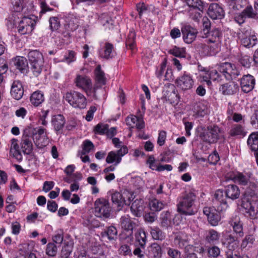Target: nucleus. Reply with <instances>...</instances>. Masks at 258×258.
Returning <instances> with one entry per match:
<instances>
[{"label": "nucleus", "instance_id": "nucleus-1", "mask_svg": "<svg viewBox=\"0 0 258 258\" xmlns=\"http://www.w3.org/2000/svg\"><path fill=\"white\" fill-rule=\"evenodd\" d=\"M17 21L14 24L17 28L18 32L21 35L31 33L34 29L37 21V17L31 13L22 17H16Z\"/></svg>", "mask_w": 258, "mask_h": 258}, {"label": "nucleus", "instance_id": "nucleus-2", "mask_svg": "<svg viewBox=\"0 0 258 258\" xmlns=\"http://www.w3.org/2000/svg\"><path fill=\"white\" fill-rule=\"evenodd\" d=\"M12 7V17L13 21L16 22V17H22L25 15H30L33 13L35 10L32 1L24 2V0H11Z\"/></svg>", "mask_w": 258, "mask_h": 258}, {"label": "nucleus", "instance_id": "nucleus-3", "mask_svg": "<svg viewBox=\"0 0 258 258\" xmlns=\"http://www.w3.org/2000/svg\"><path fill=\"white\" fill-rule=\"evenodd\" d=\"M241 207L251 219L256 218L258 214V197L257 194H244L241 198Z\"/></svg>", "mask_w": 258, "mask_h": 258}, {"label": "nucleus", "instance_id": "nucleus-4", "mask_svg": "<svg viewBox=\"0 0 258 258\" xmlns=\"http://www.w3.org/2000/svg\"><path fill=\"white\" fill-rule=\"evenodd\" d=\"M196 199V196L194 192L185 194L180 198V201L177 205V211L185 215L195 214L197 210L194 209V207Z\"/></svg>", "mask_w": 258, "mask_h": 258}, {"label": "nucleus", "instance_id": "nucleus-5", "mask_svg": "<svg viewBox=\"0 0 258 258\" xmlns=\"http://www.w3.org/2000/svg\"><path fill=\"white\" fill-rule=\"evenodd\" d=\"M200 137L204 142L214 143L221 139H224V132L217 125H211L203 129Z\"/></svg>", "mask_w": 258, "mask_h": 258}, {"label": "nucleus", "instance_id": "nucleus-6", "mask_svg": "<svg viewBox=\"0 0 258 258\" xmlns=\"http://www.w3.org/2000/svg\"><path fill=\"white\" fill-rule=\"evenodd\" d=\"M94 211L95 215L104 219L110 216L111 208L108 201L104 198H99L94 203Z\"/></svg>", "mask_w": 258, "mask_h": 258}, {"label": "nucleus", "instance_id": "nucleus-7", "mask_svg": "<svg viewBox=\"0 0 258 258\" xmlns=\"http://www.w3.org/2000/svg\"><path fill=\"white\" fill-rule=\"evenodd\" d=\"M218 71L227 80L235 79L240 74L239 68L235 64L228 62L221 63Z\"/></svg>", "mask_w": 258, "mask_h": 258}, {"label": "nucleus", "instance_id": "nucleus-8", "mask_svg": "<svg viewBox=\"0 0 258 258\" xmlns=\"http://www.w3.org/2000/svg\"><path fill=\"white\" fill-rule=\"evenodd\" d=\"M29 130V132H32L34 143L38 148H42L48 144V138L45 129L40 127L30 128Z\"/></svg>", "mask_w": 258, "mask_h": 258}, {"label": "nucleus", "instance_id": "nucleus-9", "mask_svg": "<svg viewBox=\"0 0 258 258\" xmlns=\"http://www.w3.org/2000/svg\"><path fill=\"white\" fill-rule=\"evenodd\" d=\"M175 83L178 88L185 92L192 88L194 85V80L191 74L184 72L182 75L177 78Z\"/></svg>", "mask_w": 258, "mask_h": 258}, {"label": "nucleus", "instance_id": "nucleus-10", "mask_svg": "<svg viewBox=\"0 0 258 258\" xmlns=\"http://www.w3.org/2000/svg\"><path fill=\"white\" fill-rule=\"evenodd\" d=\"M223 33L219 28H214L206 33L205 35H200L203 38H206L205 41L208 44L213 43L218 47L221 42Z\"/></svg>", "mask_w": 258, "mask_h": 258}, {"label": "nucleus", "instance_id": "nucleus-11", "mask_svg": "<svg viewBox=\"0 0 258 258\" xmlns=\"http://www.w3.org/2000/svg\"><path fill=\"white\" fill-rule=\"evenodd\" d=\"M182 39L186 44H191L196 39L198 31L196 28L189 24H185L181 27Z\"/></svg>", "mask_w": 258, "mask_h": 258}, {"label": "nucleus", "instance_id": "nucleus-12", "mask_svg": "<svg viewBox=\"0 0 258 258\" xmlns=\"http://www.w3.org/2000/svg\"><path fill=\"white\" fill-rule=\"evenodd\" d=\"M240 87L241 91L248 93L254 88L256 80L254 76L249 74L244 75L239 80Z\"/></svg>", "mask_w": 258, "mask_h": 258}, {"label": "nucleus", "instance_id": "nucleus-13", "mask_svg": "<svg viewBox=\"0 0 258 258\" xmlns=\"http://www.w3.org/2000/svg\"><path fill=\"white\" fill-rule=\"evenodd\" d=\"M163 97L171 104H177L180 99L177 90L172 84L165 87L163 91Z\"/></svg>", "mask_w": 258, "mask_h": 258}, {"label": "nucleus", "instance_id": "nucleus-14", "mask_svg": "<svg viewBox=\"0 0 258 258\" xmlns=\"http://www.w3.org/2000/svg\"><path fill=\"white\" fill-rule=\"evenodd\" d=\"M15 70L24 75H27L29 72L28 62L24 56H17L11 59Z\"/></svg>", "mask_w": 258, "mask_h": 258}, {"label": "nucleus", "instance_id": "nucleus-15", "mask_svg": "<svg viewBox=\"0 0 258 258\" xmlns=\"http://www.w3.org/2000/svg\"><path fill=\"white\" fill-rule=\"evenodd\" d=\"M207 14L209 17L213 20H221L225 16V11L223 8L216 3L210 4Z\"/></svg>", "mask_w": 258, "mask_h": 258}, {"label": "nucleus", "instance_id": "nucleus-16", "mask_svg": "<svg viewBox=\"0 0 258 258\" xmlns=\"http://www.w3.org/2000/svg\"><path fill=\"white\" fill-rule=\"evenodd\" d=\"M24 87L21 81L15 80L13 81L11 88V95L16 100H20L24 95Z\"/></svg>", "mask_w": 258, "mask_h": 258}, {"label": "nucleus", "instance_id": "nucleus-17", "mask_svg": "<svg viewBox=\"0 0 258 258\" xmlns=\"http://www.w3.org/2000/svg\"><path fill=\"white\" fill-rule=\"evenodd\" d=\"M239 90V86L235 82H229L220 85L219 91L224 95L235 94Z\"/></svg>", "mask_w": 258, "mask_h": 258}, {"label": "nucleus", "instance_id": "nucleus-18", "mask_svg": "<svg viewBox=\"0 0 258 258\" xmlns=\"http://www.w3.org/2000/svg\"><path fill=\"white\" fill-rule=\"evenodd\" d=\"M100 235L102 240L114 242L117 239V229L113 226H109L101 232Z\"/></svg>", "mask_w": 258, "mask_h": 258}, {"label": "nucleus", "instance_id": "nucleus-19", "mask_svg": "<svg viewBox=\"0 0 258 258\" xmlns=\"http://www.w3.org/2000/svg\"><path fill=\"white\" fill-rule=\"evenodd\" d=\"M126 124L134 127L135 126L138 129H142L144 127V122L141 114L139 116L131 114L126 118Z\"/></svg>", "mask_w": 258, "mask_h": 258}, {"label": "nucleus", "instance_id": "nucleus-20", "mask_svg": "<svg viewBox=\"0 0 258 258\" xmlns=\"http://www.w3.org/2000/svg\"><path fill=\"white\" fill-rule=\"evenodd\" d=\"M66 100L74 108H80L81 95L75 91L67 92L64 96Z\"/></svg>", "mask_w": 258, "mask_h": 258}, {"label": "nucleus", "instance_id": "nucleus-21", "mask_svg": "<svg viewBox=\"0 0 258 258\" xmlns=\"http://www.w3.org/2000/svg\"><path fill=\"white\" fill-rule=\"evenodd\" d=\"M223 244H225L227 247L226 252L230 251L233 253V252H237L236 249L238 247L239 241L232 235H229L223 242Z\"/></svg>", "mask_w": 258, "mask_h": 258}, {"label": "nucleus", "instance_id": "nucleus-22", "mask_svg": "<svg viewBox=\"0 0 258 258\" xmlns=\"http://www.w3.org/2000/svg\"><path fill=\"white\" fill-rule=\"evenodd\" d=\"M144 210V201L137 199L133 202L131 207L132 213L136 217H141Z\"/></svg>", "mask_w": 258, "mask_h": 258}, {"label": "nucleus", "instance_id": "nucleus-23", "mask_svg": "<svg viewBox=\"0 0 258 258\" xmlns=\"http://www.w3.org/2000/svg\"><path fill=\"white\" fill-rule=\"evenodd\" d=\"M125 46L132 51L137 48L136 33L133 29L130 30L127 34L125 40Z\"/></svg>", "mask_w": 258, "mask_h": 258}, {"label": "nucleus", "instance_id": "nucleus-24", "mask_svg": "<svg viewBox=\"0 0 258 258\" xmlns=\"http://www.w3.org/2000/svg\"><path fill=\"white\" fill-rule=\"evenodd\" d=\"M21 148L24 154H30L33 150V144L30 138L26 135H23L21 143Z\"/></svg>", "mask_w": 258, "mask_h": 258}, {"label": "nucleus", "instance_id": "nucleus-25", "mask_svg": "<svg viewBox=\"0 0 258 258\" xmlns=\"http://www.w3.org/2000/svg\"><path fill=\"white\" fill-rule=\"evenodd\" d=\"M225 194L226 197L232 200H235L239 198L240 190L238 187L234 184H230L226 186Z\"/></svg>", "mask_w": 258, "mask_h": 258}, {"label": "nucleus", "instance_id": "nucleus-26", "mask_svg": "<svg viewBox=\"0 0 258 258\" xmlns=\"http://www.w3.org/2000/svg\"><path fill=\"white\" fill-rule=\"evenodd\" d=\"M161 246L156 243L152 244L148 247L147 254L149 258H161L162 256Z\"/></svg>", "mask_w": 258, "mask_h": 258}, {"label": "nucleus", "instance_id": "nucleus-27", "mask_svg": "<svg viewBox=\"0 0 258 258\" xmlns=\"http://www.w3.org/2000/svg\"><path fill=\"white\" fill-rule=\"evenodd\" d=\"M27 57L29 63L38 62L44 61L42 53L39 50L35 49L29 50Z\"/></svg>", "mask_w": 258, "mask_h": 258}, {"label": "nucleus", "instance_id": "nucleus-28", "mask_svg": "<svg viewBox=\"0 0 258 258\" xmlns=\"http://www.w3.org/2000/svg\"><path fill=\"white\" fill-rule=\"evenodd\" d=\"M111 200L114 204L117 206V210L120 211L125 203V199L123 196V192L120 193L119 192H115L112 194Z\"/></svg>", "mask_w": 258, "mask_h": 258}, {"label": "nucleus", "instance_id": "nucleus-29", "mask_svg": "<svg viewBox=\"0 0 258 258\" xmlns=\"http://www.w3.org/2000/svg\"><path fill=\"white\" fill-rule=\"evenodd\" d=\"M160 226L163 228L168 229L172 227L171 215L168 211H164L160 218Z\"/></svg>", "mask_w": 258, "mask_h": 258}, {"label": "nucleus", "instance_id": "nucleus-30", "mask_svg": "<svg viewBox=\"0 0 258 258\" xmlns=\"http://www.w3.org/2000/svg\"><path fill=\"white\" fill-rule=\"evenodd\" d=\"M229 224L233 227L235 233L239 234L240 236L243 235L242 224L239 217L235 216L231 218L229 221Z\"/></svg>", "mask_w": 258, "mask_h": 258}, {"label": "nucleus", "instance_id": "nucleus-31", "mask_svg": "<svg viewBox=\"0 0 258 258\" xmlns=\"http://www.w3.org/2000/svg\"><path fill=\"white\" fill-rule=\"evenodd\" d=\"M120 225L124 230L126 231H132L136 226V224L131 220V219L126 216H122L120 219Z\"/></svg>", "mask_w": 258, "mask_h": 258}, {"label": "nucleus", "instance_id": "nucleus-32", "mask_svg": "<svg viewBox=\"0 0 258 258\" xmlns=\"http://www.w3.org/2000/svg\"><path fill=\"white\" fill-rule=\"evenodd\" d=\"M44 100L43 93L39 90L33 92L30 97V102L34 106H39Z\"/></svg>", "mask_w": 258, "mask_h": 258}, {"label": "nucleus", "instance_id": "nucleus-33", "mask_svg": "<svg viewBox=\"0 0 258 258\" xmlns=\"http://www.w3.org/2000/svg\"><path fill=\"white\" fill-rule=\"evenodd\" d=\"M52 123L56 131H59L63 127L65 123L64 117L61 114H57L53 115Z\"/></svg>", "mask_w": 258, "mask_h": 258}, {"label": "nucleus", "instance_id": "nucleus-34", "mask_svg": "<svg viewBox=\"0 0 258 258\" xmlns=\"http://www.w3.org/2000/svg\"><path fill=\"white\" fill-rule=\"evenodd\" d=\"M113 51V45L109 42H106L104 44L103 52L101 54V56L106 59H111L114 56Z\"/></svg>", "mask_w": 258, "mask_h": 258}, {"label": "nucleus", "instance_id": "nucleus-35", "mask_svg": "<svg viewBox=\"0 0 258 258\" xmlns=\"http://www.w3.org/2000/svg\"><path fill=\"white\" fill-rule=\"evenodd\" d=\"M168 53L180 58H186L187 56V52L185 47H179L175 45L169 50Z\"/></svg>", "mask_w": 258, "mask_h": 258}, {"label": "nucleus", "instance_id": "nucleus-36", "mask_svg": "<svg viewBox=\"0 0 258 258\" xmlns=\"http://www.w3.org/2000/svg\"><path fill=\"white\" fill-rule=\"evenodd\" d=\"M44 61L30 63V70L34 77H38L44 69Z\"/></svg>", "mask_w": 258, "mask_h": 258}, {"label": "nucleus", "instance_id": "nucleus-37", "mask_svg": "<svg viewBox=\"0 0 258 258\" xmlns=\"http://www.w3.org/2000/svg\"><path fill=\"white\" fill-rule=\"evenodd\" d=\"M214 201L219 202L221 208L220 211L225 210L227 207L226 201L224 198L223 191L221 190H217L214 195ZM219 210V209H218Z\"/></svg>", "mask_w": 258, "mask_h": 258}, {"label": "nucleus", "instance_id": "nucleus-38", "mask_svg": "<svg viewBox=\"0 0 258 258\" xmlns=\"http://www.w3.org/2000/svg\"><path fill=\"white\" fill-rule=\"evenodd\" d=\"M257 42V38L254 35L244 37L241 39V44L246 48H251L254 46Z\"/></svg>", "mask_w": 258, "mask_h": 258}, {"label": "nucleus", "instance_id": "nucleus-39", "mask_svg": "<svg viewBox=\"0 0 258 258\" xmlns=\"http://www.w3.org/2000/svg\"><path fill=\"white\" fill-rule=\"evenodd\" d=\"M247 144L252 151L258 152V134L252 133L247 140Z\"/></svg>", "mask_w": 258, "mask_h": 258}, {"label": "nucleus", "instance_id": "nucleus-40", "mask_svg": "<svg viewBox=\"0 0 258 258\" xmlns=\"http://www.w3.org/2000/svg\"><path fill=\"white\" fill-rule=\"evenodd\" d=\"M96 81L99 84L105 85L106 83V78L104 72L101 70L100 65L96 67L94 70Z\"/></svg>", "mask_w": 258, "mask_h": 258}, {"label": "nucleus", "instance_id": "nucleus-41", "mask_svg": "<svg viewBox=\"0 0 258 258\" xmlns=\"http://www.w3.org/2000/svg\"><path fill=\"white\" fill-rule=\"evenodd\" d=\"M80 17L71 15L69 17L68 25L71 31H74L77 29L80 25Z\"/></svg>", "mask_w": 258, "mask_h": 258}, {"label": "nucleus", "instance_id": "nucleus-42", "mask_svg": "<svg viewBox=\"0 0 258 258\" xmlns=\"http://www.w3.org/2000/svg\"><path fill=\"white\" fill-rule=\"evenodd\" d=\"M49 29L52 32L57 31L60 28V21L58 17H50L49 19Z\"/></svg>", "mask_w": 258, "mask_h": 258}, {"label": "nucleus", "instance_id": "nucleus-43", "mask_svg": "<svg viewBox=\"0 0 258 258\" xmlns=\"http://www.w3.org/2000/svg\"><path fill=\"white\" fill-rule=\"evenodd\" d=\"M101 23L106 28L110 29L113 28V20L107 14H102L99 18Z\"/></svg>", "mask_w": 258, "mask_h": 258}, {"label": "nucleus", "instance_id": "nucleus-44", "mask_svg": "<svg viewBox=\"0 0 258 258\" xmlns=\"http://www.w3.org/2000/svg\"><path fill=\"white\" fill-rule=\"evenodd\" d=\"M136 10L138 12L139 18L141 19L143 15L149 12V7L144 3H139L136 5Z\"/></svg>", "mask_w": 258, "mask_h": 258}, {"label": "nucleus", "instance_id": "nucleus-45", "mask_svg": "<svg viewBox=\"0 0 258 258\" xmlns=\"http://www.w3.org/2000/svg\"><path fill=\"white\" fill-rule=\"evenodd\" d=\"M135 236L139 245L141 248H144L147 240L145 232L142 230H139L136 234Z\"/></svg>", "mask_w": 258, "mask_h": 258}, {"label": "nucleus", "instance_id": "nucleus-46", "mask_svg": "<svg viewBox=\"0 0 258 258\" xmlns=\"http://www.w3.org/2000/svg\"><path fill=\"white\" fill-rule=\"evenodd\" d=\"M220 237L219 234L214 230H210L207 232L206 236V241L210 243H214Z\"/></svg>", "mask_w": 258, "mask_h": 258}, {"label": "nucleus", "instance_id": "nucleus-47", "mask_svg": "<svg viewBox=\"0 0 258 258\" xmlns=\"http://www.w3.org/2000/svg\"><path fill=\"white\" fill-rule=\"evenodd\" d=\"M82 90H84L87 94L92 92L91 80L87 77H82Z\"/></svg>", "mask_w": 258, "mask_h": 258}, {"label": "nucleus", "instance_id": "nucleus-48", "mask_svg": "<svg viewBox=\"0 0 258 258\" xmlns=\"http://www.w3.org/2000/svg\"><path fill=\"white\" fill-rule=\"evenodd\" d=\"M150 232L152 238L155 240H162L165 238L163 231L159 227L152 228Z\"/></svg>", "mask_w": 258, "mask_h": 258}, {"label": "nucleus", "instance_id": "nucleus-49", "mask_svg": "<svg viewBox=\"0 0 258 258\" xmlns=\"http://www.w3.org/2000/svg\"><path fill=\"white\" fill-rule=\"evenodd\" d=\"M187 5L194 9L202 11L204 9V3L202 0H185Z\"/></svg>", "mask_w": 258, "mask_h": 258}, {"label": "nucleus", "instance_id": "nucleus-50", "mask_svg": "<svg viewBox=\"0 0 258 258\" xmlns=\"http://www.w3.org/2000/svg\"><path fill=\"white\" fill-rule=\"evenodd\" d=\"M219 74L216 70H213L210 72H208L206 75L203 76V80L206 81L209 85L211 83L210 80H216L219 77Z\"/></svg>", "mask_w": 258, "mask_h": 258}, {"label": "nucleus", "instance_id": "nucleus-51", "mask_svg": "<svg viewBox=\"0 0 258 258\" xmlns=\"http://www.w3.org/2000/svg\"><path fill=\"white\" fill-rule=\"evenodd\" d=\"M166 204L163 202H161L157 199H153L150 202V207L151 209L155 211L161 210Z\"/></svg>", "mask_w": 258, "mask_h": 258}, {"label": "nucleus", "instance_id": "nucleus-52", "mask_svg": "<svg viewBox=\"0 0 258 258\" xmlns=\"http://www.w3.org/2000/svg\"><path fill=\"white\" fill-rule=\"evenodd\" d=\"M234 180L241 185H247L248 183V178L242 173L238 172L234 176Z\"/></svg>", "mask_w": 258, "mask_h": 258}, {"label": "nucleus", "instance_id": "nucleus-53", "mask_svg": "<svg viewBox=\"0 0 258 258\" xmlns=\"http://www.w3.org/2000/svg\"><path fill=\"white\" fill-rule=\"evenodd\" d=\"M220 219V216L219 213L216 211L213 212V213L210 215V216L208 218L209 223L213 226L218 225Z\"/></svg>", "mask_w": 258, "mask_h": 258}, {"label": "nucleus", "instance_id": "nucleus-54", "mask_svg": "<svg viewBox=\"0 0 258 258\" xmlns=\"http://www.w3.org/2000/svg\"><path fill=\"white\" fill-rule=\"evenodd\" d=\"M203 29L200 32V35H205L206 33H208L211 30V23L210 20L205 17L202 20Z\"/></svg>", "mask_w": 258, "mask_h": 258}, {"label": "nucleus", "instance_id": "nucleus-55", "mask_svg": "<svg viewBox=\"0 0 258 258\" xmlns=\"http://www.w3.org/2000/svg\"><path fill=\"white\" fill-rule=\"evenodd\" d=\"M167 59L164 58L163 61L160 64L159 68H157L155 72L156 76L161 79L163 77L164 71L166 68Z\"/></svg>", "mask_w": 258, "mask_h": 258}, {"label": "nucleus", "instance_id": "nucleus-56", "mask_svg": "<svg viewBox=\"0 0 258 258\" xmlns=\"http://www.w3.org/2000/svg\"><path fill=\"white\" fill-rule=\"evenodd\" d=\"M57 248L54 243H49L46 249V254L50 256H54L57 253Z\"/></svg>", "mask_w": 258, "mask_h": 258}, {"label": "nucleus", "instance_id": "nucleus-57", "mask_svg": "<svg viewBox=\"0 0 258 258\" xmlns=\"http://www.w3.org/2000/svg\"><path fill=\"white\" fill-rule=\"evenodd\" d=\"M255 240L254 237L251 235H248L245 236L243 239L241 244V248H245L246 246H251L254 241Z\"/></svg>", "mask_w": 258, "mask_h": 258}, {"label": "nucleus", "instance_id": "nucleus-58", "mask_svg": "<svg viewBox=\"0 0 258 258\" xmlns=\"http://www.w3.org/2000/svg\"><path fill=\"white\" fill-rule=\"evenodd\" d=\"M242 15L244 17L249 18H254L256 16V14L251 6H247L242 12Z\"/></svg>", "mask_w": 258, "mask_h": 258}, {"label": "nucleus", "instance_id": "nucleus-59", "mask_svg": "<svg viewBox=\"0 0 258 258\" xmlns=\"http://www.w3.org/2000/svg\"><path fill=\"white\" fill-rule=\"evenodd\" d=\"M94 146L92 142L89 140H85L83 142V150L82 151V155L89 153L93 150Z\"/></svg>", "mask_w": 258, "mask_h": 258}, {"label": "nucleus", "instance_id": "nucleus-60", "mask_svg": "<svg viewBox=\"0 0 258 258\" xmlns=\"http://www.w3.org/2000/svg\"><path fill=\"white\" fill-rule=\"evenodd\" d=\"M240 64L244 68H249L251 66V60L250 56L245 55L241 56L239 60Z\"/></svg>", "mask_w": 258, "mask_h": 258}, {"label": "nucleus", "instance_id": "nucleus-61", "mask_svg": "<svg viewBox=\"0 0 258 258\" xmlns=\"http://www.w3.org/2000/svg\"><path fill=\"white\" fill-rule=\"evenodd\" d=\"M118 155L116 154L115 152L111 151L109 152L108 155L106 158V162L107 163H112L113 162L115 163V164H118L119 162H118Z\"/></svg>", "mask_w": 258, "mask_h": 258}, {"label": "nucleus", "instance_id": "nucleus-62", "mask_svg": "<svg viewBox=\"0 0 258 258\" xmlns=\"http://www.w3.org/2000/svg\"><path fill=\"white\" fill-rule=\"evenodd\" d=\"M108 125L106 124L98 123L94 129L95 134H104L108 128Z\"/></svg>", "mask_w": 258, "mask_h": 258}, {"label": "nucleus", "instance_id": "nucleus-63", "mask_svg": "<svg viewBox=\"0 0 258 258\" xmlns=\"http://www.w3.org/2000/svg\"><path fill=\"white\" fill-rule=\"evenodd\" d=\"M247 185L248 186L244 194L248 192L250 195H252V194H256V192L258 190L257 184L255 182L248 181Z\"/></svg>", "mask_w": 258, "mask_h": 258}, {"label": "nucleus", "instance_id": "nucleus-64", "mask_svg": "<svg viewBox=\"0 0 258 258\" xmlns=\"http://www.w3.org/2000/svg\"><path fill=\"white\" fill-rule=\"evenodd\" d=\"M220 253V248L216 246H213L210 247L208 249V255L209 257L215 258Z\"/></svg>", "mask_w": 258, "mask_h": 258}]
</instances>
